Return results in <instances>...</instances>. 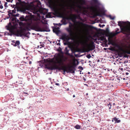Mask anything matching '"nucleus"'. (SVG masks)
<instances>
[{"label":"nucleus","instance_id":"40","mask_svg":"<svg viewBox=\"0 0 130 130\" xmlns=\"http://www.w3.org/2000/svg\"><path fill=\"white\" fill-rule=\"evenodd\" d=\"M60 48V49H58V51L59 52H61V51L62 49H61Z\"/></svg>","mask_w":130,"mask_h":130},{"label":"nucleus","instance_id":"3","mask_svg":"<svg viewBox=\"0 0 130 130\" xmlns=\"http://www.w3.org/2000/svg\"><path fill=\"white\" fill-rule=\"evenodd\" d=\"M66 61V60L64 59H63V62H61L58 61V63L59 64V67L56 64H55L54 66H51L46 67V68L50 70H53L55 69H57L59 70H62L63 71L64 73L65 72H67V71L66 68V67L64 65L63 62Z\"/></svg>","mask_w":130,"mask_h":130},{"label":"nucleus","instance_id":"46","mask_svg":"<svg viewBox=\"0 0 130 130\" xmlns=\"http://www.w3.org/2000/svg\"><path fill=\"white\" fill-rule=\"evenodd\" d=\"M75 56L76 57H77L78 56V55L77 54H75Z\"/></svg>","mask_w":130,"mask_h":130},{"label":"nucleus","instance_id":"7","mask_svg":"<svg viewBox=\"0 0 130 130\" xmlns=\"http://www.w3.org/2000/svg\"><path fill=\"white\" fill-rule=\"evenodd\" d=\"M104 34L105 35L108 37V40L109 43L111 44L113 42L111 38L117 33H114L112 32H109V30L108 28H107L106 30L104 31Z\"/></svg>","mask_w":130,"mask_h":130},{"label":"nucleus","instance_id":"29","mask_svg":"<svg viewBox=\"0 0 130 130\" xmlns=\"http://www.w3.org/2000/svg\"><path fill=\"white\" fill-rule=\"evenodd\" d=\"M12 13H8V17H9V18H10V17L11 16V15L12 16Z\"/></svg>","mask_w":130,"mask_h":130},{"label":"nucleus","instance_id":"11","mask_svg":"<svg viewBox=\"0 0 130 130\" xmlns=\"http://www.w3.org/2000/svg\"><path fill=\"white\" fill-rule=\"evenodd\" d=\"M30 34V33L29 32H23L21 36V37L22 36H23L25 37H27L28 38H29V35Z\"/></svg>","mask_w":130,"mask_h":130},{"label":"nucleus","instance_id":"26","mask_svg":"<svg viewBox=\"0 0 130 130\" xmlns=\"http://www.w3.org/2000/svg\"><path fill=\"white\" fill-rule=\"evenodd\" d=\"M53 24L54 25H56L60 26L62 25V24H61L60 23H59L58 24H56L54 23Z\"/></svg>","mask_w":130,"mask_h":130},{"label":"nucleus","instance_id":"53","mask_svg":"<svg viewBox=\"0 0 130 130\" xmlns=\"http://www.w3.org/2000/svg\"><path fill=\"white\" fill-rule=\"evenodd\" d=\"M73 98H74V97H75V95H73Z\"/></svg>","mask_w":130,"mask_h":130},{"label":"nucleus","instance_id":"1","mask_svg":"<svg viewBox=\"0 0 130 130\" xmlns=\"http://www.w3.org/2000/svg\"><path fill=\"white\" fill-rule=\"evenodd\" d=\"M91 3L93 5L90 7V17L102 16L104 14L106 11L98 0H91Z\"/></svg>","mask_w":130,"mask_h":130},{"label":"nucleus","instance_id":"58","mask_svg":"<svg viewBox=\"0 0 130 130\" xmlns=\"http://www.w3.org/2000/svg\"><path fill=\"white\" fill-rule=\"evenodd\" d=\"M86 95H88V93H86Z\"/></svg>","mask_w":130,"mask_h":130},{"label":"nucleus","instance_id":"25","mask_svg":"<svg viewBox=\"0 0 130 130\" xmlns=\"http://www.w3.org/2000/svg\"><path fill=\"white\" fill-rule=\"evenodd\" d=\"M30 11L32 12L34 14H36L37 13V12L35 11L34 10L32 9L30 10Z\"/></svg>","mask_w":130,"mask_h":130},{"label":"nucleus","instance_id":"44","mask_svg":"<svg viewBox=\"0 0 130 130\" xmlns=\"http://www.w3.org/2000/svg\"><path fill=\"white\" fill-rule=\"evenodd\" d=\"M75 15V16L74 17V19H75L77 18V17L75 15Z\"/></svg>","mask_w":130,"mask_h":130},{"label":"nucleus","instance_id":"35","mask_svg":"<svg viewBox=\"0 0 130 130\" xmlns=\"http://www.w3.org/2000/svg\"><path fill=\"white\" fill-rule=\"evenodd\" d=\"M86 56L87 58L89 59V54H88Z\"/></svg>","mask_w":130,"mask_h":130},{"label":"nucleus","instance_id":"45","mask_svg":"<svg viewBox=\"0 0 130 130\" xmlns=\"http://www.w3.org/2000/svg\"><path fill=\"white\" fill-rule=\"evenodd\" d=\"M89 29H88V35L89 34Z\"/></svg>","mask_w":130,"mask_h":130},{"label":"nucleus","instance_id":"8","mask_svg":"<svg viewBox=\"0 0 130 130\" xmlns=\"http://www.w3.org/2000/svg\"><path fill=\"white\" fill-rule=\"evenodd\" d=\"M15 25H12L11 23L10 22L6 26V29L9 31L10 32H12L15 28Z\"/></svg>","mask_w":130,"mask_h":130},{"label":"nucleus","instance_id":"27","mask_svg":"<svg viewBox=\"0 0 130 130\" xmlns=\"http://www.w3.org/2000/svg\"><path fill=\"white\" fill-rule=\"evenodd\" d=\"M108 17L111 19L113 20L115 18V17H112V16L111 15H109Z\"/></svg>","mask_w":130,"mask_h":130},{"label":"nucleus","instance_id":"5","mask_svg":"<svg viewBox=\"0 0 130 130\" xmlns=\"http://www.w3.org/2000/svg\"><path fill=\"white\" fill-rule=\"evenodd\" d=\"M82 3L79 6L81 11L84 14H86L88 12V10H89V7L88 6L86 7L84 5H86V3L85 0H81ZM89 13V12H88Z\"/></svg>","mask_w":130,"mask_h":130},{"label":"nucleus","instance_id":"6","mask_svg":"<svg viewBox=\"0 0 130 130\" xmlns=\"http://www.w3.org/2000/svg\"><path fill=\"white\" fill-rule=\"evenodd\" d=\"M120 49L124 53L130 54V42H127L123 44L120 47Z\"/></svg>","mask_w":130,"mask_h":130},{"label":"nucleus","instance_id":"64","mask_svg":"<svg viewBox=\"0 0 130 130\" xmlns=\"http://www.w3.org/2000/svg\"><path fill=\"white\" fill-rule=\"evenodd\" d=\"M58 44H59V45H60V43H58Z\"/></svg>","mask_w":130,"mask_h":130},{"label":"nucleus","instance_id":"14","mask_svg":"<svg viewBox=\"0 0 130 130\" xmlns=\"http://www.w3.org/2000/svg\"><path fill=\"white\" fill-rule=\"evenodd\" d=\"M20 44V41H19L17 40L15 41L14 44L13 43H11V44L13 45L14 46H16L18 45H19Z\"/></svg>","mask_w":130,"mask_h":130},{"label":"nucleus","instance_id":"2","mask_svg":"<svg viewBox=\"0 0 130 130\" xmlns=\"http://www.w3.org/2000/svg\"><path fill=\"white\" fill-rule=\"evenodd\" d=\"M118 23L123 33L130 35V22L128 21L126 22L119 21Z\"/></svg>","mask_w":130,"mask_h":130},{"label":"nucleus","instance_id":"10","mask_svg":"<svg viewBox=\"0 0 130 130\" xmlns=\"http://www.w3.org/2000/svg\"><path fill=\"white\" fill-rule=\"evenodd\" d=\"M59 28L58 27L57 28L55 27L53 28V32L56 33L57 35L59 34L60 32V31L59 29Z\"/></svg>","mask_w":130,"mask_h":130},{"label":"nucleus","instance_id":"41","mask_svg":"<svg viewBox=\"0 0 130 130\" xmlns=\"http://www.w3.org/2000/svg\"><path fill=\"white\" fill-rule=\"evenodd\" d=\"M11 42H12L14 44V43L15 42V40H12Z\"/></svg>","mask_w":130,"mask_h":130},{"label":"nucleus","instance_id":"23","mask_svg":"<svg viewBox=\"0 0 130 130\" xmlns=\"http://www.w3.org/2000/svg\"><path fill=\"white\" fill-rule=\"evenodd\" d=\"M66 19L67 20H70L72 21L73 19V17H67L66 18Z\"/></svg>","mask_w":130,"mask_h":130},{"label":"nucleus","instance_id":"21","mask_svg":"<svg viewBox=\"0 0 130 130\" xmlns=\"http://www.w3.org/2000/svg\"><path fill=\"white\" fill-rule=\"evenodd\" d=\"M16 19V18L15 17H11L10 18V19L12 21H13L15 20V19Z\"/></svg>","mask_w":130,"mask_h":130},{"label":"nucleus","instance_id":"13","mask_svg":"<svg viewBox=\"0 0 130 130\" xmlns=\"http://www.w3.org/2000/svg\"><path fill=\"white\" fill-rule=\"evenodd\" d=\"M98 40L100 41H103L105 39V37L103 35H102L98 37Z\"/></svg>","mask_w":130,"mask_h":130},{"label":"nucleus","instance_id":"20","mask_svg":"<svg viewBox=\"0 0 130 130\" xmlns=\"http://www.w3.org/2000/svg\"><path fill=\"white\" fill-rule=\"evenodd\" d=\"M95 47L93 45H91L90 44V50H92Z\"/></svg>","mask_w":130,"mask_h":130},{"label":"nucleus","instance_id":"32","mask_svg":"<svg viewBox=\"0 0 130 130\" xmlns=\"http://www.w3.org/2000/svg\"><path fill=\"white\" fill-rule=\"evenodd\" d=\"M64 44L65 45H67L68 44V41H67L66 42H65L64 43Z\"/></svg>","mask_w":130,"mask_h":130},{"label":"nucleus","instance_id":"34","mask_svg":"<svg viewBox=\"0 0 130 130\" xmlns=\"http://www.w3.org/2000/svg\"><path fill=\"white\" fill-rule=\"evenodd\" d=\"M42 18L43 19H46V18H48V16L47 15H46L45 17V18H44V17L43 16H42Z\"/></svg>","mask_w":130,"mask_h":130},{"label":"nucleus","instance_id":"59","mask_svg":"<svg viewBox=\"0 0 130 130\" xmlns=\"http://www.w3.org/2000/svg\"><path fill=\"white\" fill-rule=\"evenodd\" d=\"M105 26V25H102V27H103V26Z\"/></svg>","mask_w":130,"mask_h":130},{"label":"nucleus","instance_id":"52","mask_svg":"<svg viewBox=\"0 0 130 130\" xmlns=\"http://www.w3.org/2000/svg\"><path fill=\"white\" fill-rule=\"evenodd\" d=\"M67 91H68L69 90V88L67 89Z\"/></svg>","mask_w":130,"mask_h":130},{"label":"nucleus","instance_id":"24","mask_svg":"<svg viewBox=\"0 0 130 130\" xmlns=\"http://www.w3.org/2000/svg\"><path fill=\"white\" fill-rule=\"evenodd\" d=\"M19 14L17 13L16 14H14V15H12V17H15H15H18L19 16Z\"/></svg>","mask_w":130,"mask_h":130},{"label":"nucleus","instance_id":"61","mask_svg":"<svg viewBox=\"0 0 130 130\" xmlns=\"http://www.w3.org/2000/svg\"><path fill=\"white\" fill-rule=\"evenodd\" d=\"M85 85H86V86H88V85L87 84H85Z\"/></svg>","mask_w":130,"mask_h":130},{"label":"nucleus","instance_id":"48","mask_svg":"<svg viewBox=\"0 0 130 130\" xmlns=\"http://www.w3.org/2000/svg\"><path fill=\"white\" fill-rule=\"evenodd\" d=\"M31 61H30L29 62V64H31Z\"/></svg>","mask_w":130,"mask_h":130},{"label":"nucleus","instance_id":"39","mask_svg":"<svg viewBox=\"0 0 130 130\" xmlns=\"http://www.w3.org/2000/svg\"><path fill=\"white\" fill-rule=\"evenodd\" d=\"M26 29L28 31H30V29L28 27H27L26 28Z\"/></svg>","mask_w":130,"mask_h":130},{"label":"nucleus","instance_id":"60","mask_svg":"<svg viewBox=\"0 0 130 130\" xmlns=\"http://www.w3.org/2000/svg\"><path fill=\"white\" fill-rule=\"evenodd\" d=\"M0 4H1V1H0Z\"/></svg>","mask_w":130,"mask_h":130},{"label":"nucleus","instance_id":"4","mask_svg":"<svg viewBox=\"0 0 130 130\" xmlns=\"http://www.w3.org/2000/svg\"><path fill=\"white\" fill-rule=\"evenodd\" d=\"M32 29L38 31H46L49 32L50 31L47 25H45L44 26V29H42L40 25L38 24H36L33 25Z\"/></svg>","mask_w":130,"mask_h":130},{"label":"nucleus","instance_id":"17","mask_svg":"<svg viewBox=\"0 0 130 130\" xmlns=\"http://www.w3.org/2000/svg\"><path fill=\"white\" fill-rule=\"evenodd\" d=\"M18 6H16L15 7V8H14V9L13 10H12V11L11 13H12V15H14V14H13V13H16V10L15 9L16 8L17 9H18Z\"/></svg>","mask_w":130,"mask_h":130},{"label":"nucleus","instance_id":"36","mask_svg":"<svg viewBox=\"0 0 130 130\" xmlns=\"http://www.w3.org/2000/svg\"><path fill=\"white\" fill-rule=\"evenodd\" d=\"M12 10H9V11H7V12L8 13H11Z\"/></svg>","mask_w":130,"mask_h":130},{"label":"nucleus","instance_id":"28","mask_svg":"<svg viewBox=\"0 0 130 130\" xmlns=\"http://www.w3.org/2000/svg\"><path fill=\"white\" fill-rule=\"evenodd\" d=\"M7 2H5V3L4 6L6 7H8L7 5Z\"/></svg>","mask_w":130,"mask_h":130},{"label":"nucleus","instance_id":"54","mask_svg":"<svg viewBox=\"0 0 130 130\" xmlns=\"http://www.w3.org/2000/svg\"><path fill=\"white\" fill-rule=\"evenodd\" d=\"M20 46H19V45H18V47L19 48H20Z\"/></svg>","mask_w":130,"mask_h":130},{"label":"nucleus","instance_id":"30","mask_svg":"<svg viewBox=\"0 0 130 130\" xmlns=\"http://www.w3.org/2000/svg\"><path fill=\"white\" fill-rule=\"evenodd\" d=\"M27 94L28 95H29V94L28 93L26 92H22V94Z\"/></svg>","mask_w":130,"mask_h":130},{"label":"nucleus","instance_id":"15","mask_svg":"<svg viewBox=\"0 0 130 130\" xmlns=\"http://www.w3.org/2000/svg\"><path fill=\"white\" fill-rule=\"evenodd\" d=\"M67 35L65 34H63L61 37V38L63 40L67 39Z\"/></svg>","mask_w":130,"mask_h":130},{"label":"nucleus","instance_id":"55","mask_svg":"<svg viewBox=\"0 0 130 130\" xmlns=\"http://www.w3.org/2000/svg\"><path fill=\"white\" fill-rule=\"evenodd\" d=\"M28 13V14H31V13H29V12Z\"/></svg>","mask_w":130,"mask_h":130},{"label":"nucleus","instance_id":"9","mask_svg":"<svg viewBox=\"0 0 130 130\" xmlns=\"http://www.w3.org/2000/svg\"><path fill=\"white\" fill-rule=\"evenodd\" d=\"M71 25H69V27L67 28L66 29V30L69 32V35L70 36H72L73 33V28L72 26V24L70 23Z\"/></svg>","mask_w":130,"mask_h":130},{"label":"nucleus","instance_id":"63","mask_svg":"<svg viewBox=\"0 0 130 130\" xmlns=\"http://www.w3.org/2000/svg\"><path fill=\"white\" fill-rule=\"evenodd\" d=\"M88 74H90L89 72H88Z\"/></svg>","mask_w":130,"mask_h":130},{"label":"nucleus","instance_id":"18","mask_svg":"<svg viewBox=\"0 0 130 130\" xmlns=\"http://www.w3.org/2000/svg\"><path fill=\"white\" fill-rule=\"evenodd\" d=\"M69 50L68 49V47H66L64 50V51L66 54L69 55L70 54L69 53Z\"/></svg>","mask_w":130,"mask_h":130},{"label":"nucleus","instance_id":"62","mask_svg":"<svg viewBox=\"0 0 130 130\" xmlns=\"http://www.w3.org/2000/svg\"><path fill=\"white\" fill-rule=\"evenodd\" d=\"M58 41L59 42L60 41V40H58Z\"/></svg>","mask_w":130,"mask_h":130},{"label":"nucleus","instance_id":"22","mask_svg":"<svg viewBox=\"0 0 130 130\" xmlns=\"http://www.w3.org/2000/svg\"><path fill=\"white\" fill-rule=\"evenodd\" d=\"M19 2H17L16 3V5H11V6L13 8H15V7L16 6H17V5L18 4H19Z\"/></svg>","mask_w":130,"mask_h":130},{"label":"nucleus","instance_id":"12","mask_svg":"<svg viewBox=\"0 0 130 130\" xmlns=\"http://www.w3.org/2000/svg\"><path fill=\"white\" fill-rule=\"evenodd\" d=\"M112 121L115 122V123H118L120 122V120H119V118H115L112 120Z\"/></svg>","mask_w":130,"mask_h":130},{"label":"nucleus","instance_id":"16","mask_svg":"<svg viewBox=\"0 0 130 130\" xmlns=\"http://www.w3.org/2000/svg\"><path fill=\"white\" fill-rule=\"evenodd\" d=\"M68 70L69 71L67 72L68 73L69 72L72 73H73L75 72L74 70L73 69H71L70 68H69L68 69Z\"/></svg>","mask_w":130,"mask_h":130},{"label":"nucleus","instance_id":"33","mask_svg":"<svg viewBox=\"0 0 130 130\" xmlns=\"http://www.w3.org/2000/svg\"><path fill=\"white\" fill-rule=\"evenodd\" d=\"M7 2H10L11 3H12L13 0H12V1H10V0H6Z\"/></svg>","mask_w":130,"mask_h":130},{"label":"nucleus","instance_id":"19","mask_svg":"<svg viewBox=\"0 0 130 130\" xmlns=\"http://www.w3.org/2000/svg\"><path fill=\"white\" fill-rule=\"evenodd\" d=\"M74 128L77 129H79L81 128V126L78 124H77L75 126Z\"/></svg>","mask_w":130,"mask_h":130},{"label":"nucleus","instance_id":"57","mask_svg":"<svg viewBox=\"0 0 130 130\" xmlns=\"http://www.w3.org/2000/svg\"><path fill=\"white\" fill-rule=\"evenodd\" d=\"M53 0H49L51 2Z\"/></svg>","mask_w":130,"mask_h":130},{"label":"nucleus","instance_id":"42","mask_svg":"<svg viewBox=\"0 0 130 130\" xmlns=\"http://www.w3.org/2000/svg\"><path fill=\"white\" fill-rule=\"evenodd\" d=\"M80 68V69H82V70H83V67H82L80 66L79 67V68Z\"/></svg>","mask_w":130,"mask_h":130},{"label":"nucleus","instance_id":"43","mask_svg":"<svg viewBox=\"0 0 130 130\" xmlns=\"http://www.w3.org/2000/svg\"><path fill=\"white\" fill-rule=\"evenodd\" d=\"M79 18L81 20L83 21V19L82 18H81L80 16L79 17Z\"/></svg>","mask_w":130,"mask_h":130},{"label":"nucleus","instance_id":"50","mask_svg":"<svg viewBox=\"0 0 130 130\" xmlns=\"http://www.w3.org/2000/svg\"><path fill=\"white\" fill-rule=\"evenodd\" d=\"M18 2H21V0H18Z\"/></svg>","mask_w":130,"mask_h":130},{"label":"nucleus","instance_id":"51","mask_svg":"<svg viewBox=\"0 0 130 130\" xmlns=\"http://www.w3.org/2000/svg\"><path fill=\"white\" fill-rule=\"evenodd\" d=\"M66 24V23L65 22V23H63V24H64V25H65Z\"/></svg>","mask_w":130,"mask_h":130},{"label":"nucleus","instance_id":"56","mask_svg":"<svg viewBox=\"0 0 130 130\" xmlns=\"http://www.w3.org/2000/svg\"><path fill=\"white\" fill-rule=\"evenodd\" d=\"M90 30H91V26H90Z\"/></svg>","mask_w":130,"mask_h":130},{"label":"nucleus","instance_id":"31","mask_svg":"<svg viewBox=\"0 0 130 130\" xmlns=\"http://www.w3.org/2000/svg\"><path fill=\"white\" fill-rule=\"evenodd\" d=\"M19 19H20V20L21 21H24V19H22V18L21 17Z\"/></svg>","mask_w":130,"mask_h":130},{"label":"nucleus","instance_id":"37","mask_svg":"<svg viewBox=\"0 0 130 130\" xmlns=\"http://www.w3.org/2000/svg\"><path fill=\"white\" fill-rule=\"evenodd\" d=\"M3 6L2 5H1L0 6V8L1 9H3Z\"/></svg>","mask_w":130,"mask_h":130},{"label":"nucleus","instance_id":"38","mask_svg":"<svg viewBox=\"0 0 130 130\" xmlns=\"http://www.w3.org/2000/svg\"><path fill=\"white\" fill-rule=\"evenodd\" d=\"M9 18H9V17H5V19L6 20V19H8Z\"/></svg>","mask_w":130,"mask_h":130},{"label":"nucleus","instance_id":"49","mask_svg":"<svg viewBox=\"0 0 130 130\" xmlns=\"http://www.w3.org/2000/svg\"><path fill=\"white\" fill-rule=\"evenodd\" d=\"M56 85H59V84L58 83H56Z\"/></svg>","mask_w":130,"mask_h":130},{"label":"nucleus","instance_id":"47","mask_svg":"<svg viewBox=\"0 0 130 130\" xmlns=\"http://www.w3.org/2000/svg\"><path fill=\"white\" fill-rule=\"evenodd\" d=\"M88 40H89V36H88Z\"/></svg>","mask_w":130,"mask_h":130}]
</instances>
